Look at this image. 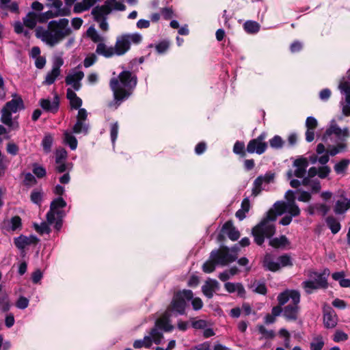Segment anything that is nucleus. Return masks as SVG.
Returning a JSON list of instances; mask_svg holds the SVG:
<instances>
[{
	"label": "nucleus",
	"instance_id": "nucleus-1",
	"mask_svg": "<svg viewBox=\"0 0 350 350\" xmlns=\"http://www.w3.org/2000/svg\"><path fill=\"white\" fill-rule=\"evenodd\" d=\"M288 213L293 216H298L300 209L297 205L289 204L284 201H278L273 205L262 217L261 221L252 229V234L254 242L262 245L265 238L273 237L276 231L275 222L278 216Z\"/></svg>",
	"mask_w": 350,
	"mask_h": 350
},
{
	"label": "nucleus",
	"instance_id": "nucleus-2",
	"mask_svg": "<svg viewBox=\"0 0 350 350\" xmlns=\"http://www.w3.org/2000/svg\"><path fill=\"white\" fill-rule=\"evenodd\" d=\"M72 33L67 18L51 21L48 23V29L42 27L36 29V36L50 46H54L64 40Z\"/></svg>",
	"mask_w": 350,
	"mask_h": 350
},
{
	"label": "nucleus",
	"instance_id": "nucleus-3",
	"mask_svg": "<svg viewBox=\"0 0 350 350\" xmlns=\"http://www.w3.org/2000/svg\"><path fill=\"white\" fill-rule=\"evenodd\" d=\"M137 83V75L129 70L122 71L117 77L110 79L109 87L114 100L122 102L133 94Z\"/></svg>",
	"mask_w": 350,
	"mask_h": 350
},
{
	"label": "nucleus",
	"instance_id": "nucleus-4",
	"mask_svg": "<svg viewBox=\"0 0 350 350\" xmlns=\"http://www.w3.org/2000/svg\"><path fill=\"white\" fill-rule=\"evenodd\" d=\"M66 98L70 101V108L78 109L77 115V121L72 126V131L75 134H83L86 135L89 132L90 124L88 121V111L84 108H81L82 100L77 96V94L70 88L66 90Z\"/></svg>",
	"mask_w": 350,
	"mask_h": 350
},
{
	"label": "nucleus",
	"instance_id": "nucleus-5",
	"mask_svg": "<svg viewBox=\"0 0 350 350\" xmlns=\"http://www.w3.org/2000/svg\"><path fill=\"white\" fill-rule=\"evenodd\" d=\"M193 298V292L189 289L178 291L174 293L173 297L165 311L167 316H178L186 314L187 303Z\"/></svg>",
	"mask_w": 350,
	"mask_h": 350
},
{
	"label": "nucleus",
	"instance_id": "nucleus-6",
	"mask_svg": "<svg viewBox=\"0 0 350 350\" xmlns=\"http://www.w3.org/2000/svg\"><path fill=\"white\" fill-rule=\"evenodd\" d=\"M327 273H329L328 269H325L323 273H318L314 271H310L308 277L314 279L306 280L301 283L303 288L307 294H311L314 290L319 288H327L328 283L326 277L324 275Z\"/></svg>",
	"mask_w": 350,
	"mask_h": 350
},
{
	"label": "nucleus",
	"instance_id": "nucleus-7",
	"mask_svg": "<svg viewBox=\"0 0 350 350\" xmlns=\"http://www.w3.org/2000/svg\"><path fill=\"white\" fill-rule=\"evenodd\" d=\"M142 40V36L139 33H125L118 36L114 46L116 55L125 54L131 48V44H139Z\"/></svg>",
	"mask_w": 350,
	"mask_h": 350
},
{
	"label": "nucleus",
	"instance_id": "nucleus-8",
	"mask_svg": "<svg viewBox=\"0 0 350 350\" xmlns=\"http://www.w3.org/2000/svg\"><path fill=\"white\" fill-rule=\"evenodd\" d=\"M210 257L216 262L217 265L226 266L237 259V253L230 251L228 247L224 246L219 250H213Z\"/></svg>",
	"mask_w": 350,
	"mask_h": 350
},
{
	"label": "nucleus",
	"instance_id": "nucleus-9",
	"mask_svg": "<svg viewBox=\"0 0 350 350\" xmlns=\"http://www.w3.org/2000/svg\"><path fill=\"white\" fill-rule=\"evenodd\" d=\"M267 133L262 132L256 138L250 140L248 142L246 151L250 154L256 153L257 154H263L267 149L268 144L265 142Z\"/></svg>",
	"mask_w": 350,
	"mask_h": 350
},
{
	"label": "nucleus",
	"instance_id": "nucleus-10",
	"mask_svg": "<svg viewBox=\"0 0 350 350\" xmlns=\"http://www.w3.org/2000/svg\"><path fill=\"white\" fill-rule=\"evenodd\" d=\"M225 234H227L228 238L233 241L238 240L240 237L239 230L234 226L233 222L231 220L227 221L222 226L221 232L218 234L217 240L219 241H224L225 239Z\"/></svg>",
	"mask_w": 350,
	"mask_h": 350
},
{
	"label": "nucleus",
	"instance_id": "nucleus-11",
	"mask_svg": "<svg viewBox=\"0 0 350 350\" xmlns=\"http://www.w3.org/2000/svg\"><path fill=\"white\" fill-rule=\"evenodd\" d=\"M84 77V73L81 70H72L65 78V83L71 85L73 91H79L81 88V80Z\"/></svg>",
	"mask_w": 350,
	"mask_h": 350
},
{
	"label": "nucleus",
	"instance_id": "nucleus-12",
	"mask_svg": "<svg viewBox=\"0 0 350 350\" xmlns=\"http://www.w3.org/2000/svg\"><path fill=\"white\" fill-rule=\"evenodd\" d=\"M323 325L327 329L334 328L338 323V317L334 310L330 307H324L323 310Z\"/></svg>",
	"mask_w": 350,
	"mask_h": 350
},
{
	"label": "nucleus",
	"instance_id": "nucleus-13",
	"mask_svg": "<svg viewBox=\"0 0 350 350\" xmlns=\"http://www.w3.org/2000/svg\"><path fill=\"white\" fill-rule=\"evenodd\" d=\"M279 305L284 306L291 299L293 303L299 304L300 293L296 290H286L280 293L278 296Z\"/></svg>",
	"mask_w": 350,
	"mask_h": 350
},
{
	"label": "nucleus",
	"instance_id": "nucleus-14",
	"mask_svg": "<svg viewBox=\"0 0 350 350\" xmlns=\"http://www.w3.org/2000/svg\"><path fill=\"white\" fill-rule=\"evenodd\" d=\"M40 106L46 112L56 113L59 108V98L55 94L53 100L49 98H42L39 101Z\"/></svg>",
	"mask_w": 350,
	"mask_h": 350
},
{
	"label": "nucleus",
	"instance_id": "nucleus-15",
	"mask_svg": "<svg viewBox=\"0 0 350 350\" xmlns=\"http://www.w3.org/2000/svg\"><path fill=\"white\" fill-rule=\"evenodd\" d=\"M111 9L106 5L105 2L103 5H97L92 10V14L95 21H100L103 19H107V16L110 14Z\"/></svg>",
	"mask_w": 350,
	"mask_h": 350
},
{
	"label": "nucleus",
	"instance_id": "nucleus-16",
	"mask_svg": "<svg viewBox=\"0 0 350 350\" xmlns=\"http://www.w3.org/2000/svg\"><path fill=\"white\" fill-rule=\"evenodd\" d=\"M299 311V304L292 303L287 305L283 309V316L288 321H295L297 319Z\"/></svg>",
	"mask_w": 350,
	"mask_h": 350
},
{
	"label": "nucleus",
	"instance_id": "nucleus-17",
	"mask_svg": "<svg viewBox=\"0 0 350 350\" xmlns=\"http://www.w3.org/2000/svg\"><path fill=\"white\" fill-rule=\"evenodd\" d=\"M219 283L217 280H209L202 286V291L206 297L211 299L213 297L214 293L219 289Z\"/></svg>",
	"mask_w": 350,
	"mask_h": 350
},
{
	"label": "nucleus",
	"instance_id": "nucleus-18",
	"mask_svg": "<svg viewBox=\"0 0 350 350\" xmlns=\"http://www.w3.org/2000/svg\"><path fill=\"white\" fill-rule=\"evenodd\" d=\"M263 267L268 271H277L280 269V264L275 260L274 256L271 254H266L262 260Z\"/></svg>",
	"mask_w": 350,
	"mask_h": 350
},
{
	"label": "nucleus",
	"instance_id": "nucleus-19",
	"mask_svg": "<svg viewBox=\"0 0 350 350\" xmlns=\"http://www.w3.org/2000/svg\"><path fill=\"white\" fill-rule=\"evenodd\" d=\"M37 239L36 237L31 236L27 237L24 235H20L14 238V243L15 246L19 250H24L27 245L36 243Z\"/></svg>",
	"mask_w": 350,
	"mask_h": 350
},
{
	"label": "nucleus",
	"instance_id": "nucleus-20",
	"mask_svg": "<svg viewBox=\"0 0 350 350\" xmlns=\"http://www.w3.org/2000/svg\"><path fill=\"white\" fill-rule=\"evenodd\" d=\"M329 211V207L325 204L316 203L311 204L308 208V213L310 215L319 214L325 216Z\"/></svg>",
	"mask_w": 350,
	"mask_h": 350
},
{
	"label": "nucleus",
	"instance_id": "nucleus-21",
	"mask_svg": "<svg viewBox=\"0 0 350 350\" xmlns=\"http://www.w3.org/2000/svg\"><path fill=\"white\" fill-rule=\"evenodd\" d=\"M99 1L83 0L81 2H77L74 5L73 12L75 14H79L88 11Z\"/></svg>",
	"mask_w": 350,
	"mask_h": 350
},
{
	"label": "nucleus",
	"instance_id": "nucleus-22",
	"mask_svg": "<svg viewBox=\"0 0 350 350\" xmlns=\"http://www.w3.org/2000/svg\"><path fill=\"white\" fill-rule=\"evenodd\" d=\"M3 107L12 113H16L18 111L24 109L23 100L21 97L13 98L6 103Z\"/></svg>",
	"mask_w": 350,
	"mask_h": 350
},
{
	"label": "nucleus",
	"instance_id": "nucleus-23",
	"mask_svg": "<svg viewBox=\"0 0 350 350\" xmlns=\"http://www.w3.org/2000/svg\"><path fill=\"white\" fill-rule=\"evenodd\" d=\"M73 133H75L72 130V131L66 130L63 134L64 143L68 146L72 150H75L77 148L78 145L77 139Z\"/></svg>",
	"mask_w": 350,
	"mask_h": 350
},
{
	"label": "nucleus",
	"instance_id": "nucleus-24",
	"mask_svg": "<svg viewBox=\"0 0 350 350\" xmlns=\"http://www.w3.org/2000/svg\"><path fill=\"white\" fill-rule=\"evenodd\" d=\"M96 52L97 54L104 56L105 57H111L116 55L115 48L113 46H107L105 44L100 42L96 46Z\"/></svg>",
	"mask_w": 350,
	"mask_h": 350
},
{
	"label": "nucleus",
	"instance_id": "nucleus-25",
	"mask_svg": "<svg viewBox=\"0 0 350 350\" xmlns=\"http://www.w3.org/2000/svg\"><path fill=\"white\" fill-rule=\"evenodd\" d=\"M224 287L226 290L230 293L237 292V294L239 297H244L245 294V291L241 283H232V282H226L224 284Z\"/></svg>",
	"mask_w": 350,
	"mask_h": 350
},
{
	"label": "nucleus",
	"instance_id": "nucleus-26",
	"mask_svg": "<svg viewBox=\"0 0 350 350\" xmlns=\"http://www.w3.org/2000/svg\"><path fill=\"white\" fill-rule=\"evenodd\" d=\"M38 21L37 14L33 12H29L25 18H23L24 25L29 29H33Z\"/></svg>",
	"mask_w": 350,
	"mask_h": 350
},
{
	"label": "nucleus",
	"instance_id": "nucleus-27",
	"mask_svg": "<svg viewBox=\"0 0 350 350\" xmlns=\"http://www.w3.org/2000/svg\"><path fill=\"white\" fill-rule=\"evenodd\" d=\"M21 227V219L18 215L12 217L10 220L8 221L7 230L8 231H16L18 230H20Z\"/></svg>",
	"mask_w": 350,
	"mask_h": 350
},
{
	"label": "nucleus",
	"instance_id": "nucleus-28",
	"mask_svg": "<svg viewBox=\"0 0 350 350\" xmlns=\"http://www.w3.org/2000/svg\"><path fill=\"white\" fill-rule=\"evenodd\" d=\"M350 164V159H343L335 164L334 170L337 174H345Z\"/></svg>",
	"mask_w": 350,
	"mask_h": 350
},
{
	"label": "nucleus",
	"instance_id": "nucleus-29",
	"mask_svg": "<svg viewBox=\"0 0 350 350\" xmlns=\"http://www.w3.org/2000/svg\"><path fill=\"white\" fill-rule=\"evenodd\" d=\"M1 8L3 9H8L11 12L18 14L19 12V7L17 1H12L11 0H0Z\"/></svg>",
	"mask_w": 350,
	"mask_h": 350
},
{
	"label": "nucleus",
	"instance_id": "nucleus-30",
	"mask_svg": "<svg viewBox=\"0 0 350 350\" xmlns=\"http://www.w3.org/2000/svg\"><path fill=\"white\" fill-rule=\"evenodd\" d=\"M325 345V340L321 335H317L313 337L310 344V350H322Z\"/></svg>",
	"mask_w": 350,
	"mask_h": 350
},
{
	"label": "nucleus",
	"instance_id": "nucleus-31",
	"mask_svg": "<svg viewBox=\"0 0 350 350\" xmlns=\"http://www.w3.org/2000/svg\"><path fill=\"white\" fill-rule=\"evenodd\" d=\"M250 288L253 291L261 295H266L267 288L264 281L255 280L251 284Z\"/></svg>",
	"mask_w": 350,
	"mask_h": 350
},
{
	"label": "nucleus",
	"instance_id": "nucleus-32",
	"mask_svg": "<svg viewBox=\"0 0 350 350\" xmlns=\"http://www.w3.org/2000/svg\"><path fill=\"white\" fill-rule=\"evenodd\" d=\"M326 223L333 234H336L340 230L341 226L338 221L333 217H328Z\"/></svg>",
	"mask_w": 350,
	"mask_h": 350
},
{
	"label": "nucleus",
	"instance_id": "nucleus-33",
	"mask_svg": "<svg viewBox=\"0 0 350 350\" xmlns=\"http://www.w3.org/2000/svg\"><path fill=\"white\" fill-rule=\"evenodd\" d=\"M243 27L245 31L249 33H256L260 30V25L256 21H247L244 25Z\"/></svg>",
	"mask_w": 350,
	"mask_h": 350
},
{
	"label": "nucleus",
	"instance_id": "nucleus-34",
	"mask_svg": "<svg viewBox=\"0 0 350 350\" xmlns=\"http://www.w3.org/2000/svg\"><path fill=\"white\" fill-rule=\"evenodd\" d=\"M148 336H150L152 343V342H154L155 344L159 345L161 343V340L163 338V334L161 332L159 329L155 325V327L151 329L150 335Z\"/></svg>",
	"mask_w": 350,
	"mask_h": 350
},
{
	"label": "nucleus",
	"instance_id": "nucleus-35",
	"mask_svg": "<svg viewBox=\"0 0 350 350\" xmlns=\"http://www.w3.org/2000/svg\"><path fill=\"white\" fill-rule=\"evenodd\" d=\"M61 72L51 69V70L47 72L43 84L50 85L55 83L56 79L60 75Z\"/></svg>",
	"mask_w": 350,
	"mask_h": 350
},
{
	"label": "nucleus",
	"instance_id": "nucleus-36",
	"mask_svg": "<svg viewBox=\"0 0 350 350\" xmlns=\"http://www.w3.org/2000/svg\"><path fill=\"white\" fill-rule=\"evenodd\" d=\"M12 113V112L7 110V109L4 107H3L1 109V120L2 123L10 127H11L13 124Z\"/></svg>",
	"mask_w": 350,
	"mask_h": 350
},
{
	"label": "nucleus",
	"instance_id": "nucleus-37",
	"mask_svg": "<svg viewBox=\"0 0 350 350\" xmlns=\"http://www.w3.org/2000/svg\"><path fill=\"white\" fill-rule=\"evenodd\" d=\"M269 245L273 247H280L282 246H285L288 242L287 238L284 235H282L278 238H269Z\"/></svg>",
	"mask_w": 350,
	"mask_h": 350
},
{
	"label": "nucleus",
	"instance_id": "nucleus-38",
	"mask_svg": "<svg viewBox=\"0 0 350 350\" xmlns=\"http://www.w3.org/2000/svg\"><path fill=\"white\" fill-rule=\"evenodd\" d=\"M256 327L259 334L262 335V337L260 339H273L275 336L273 330H268L262 325H258Z\"/></svg>",
	"mask_w": 350,
	"mask_h": 350
},
{
	"label": "nucleus",
	"instance_id": "nucleus-39",
	"mask_svg": "<svg viewBox=\"0 0 350 350\" xmlns=\"http://www.w3.org/2000/svg\"><path fill=\"white\" fill-rule=\"evenodd\" d=\"M155 324H156V326L159 329H163L165 332H171L174 329V326L172 325H171L170 321L167 319H158L156 321Z\"/></svg>",
	"mask_w": 350,
	"mask_h": 350
},
{
	"label": "nucleus",
	"instance_id": "nucleus-40",
	"mask_svg": "<svg viewBox=\"0 0 350 350\" xmlns=\"http://www.w3.org/2000/svg\"><path fill=\"white\" fill-rule=\"evenodd\" d=\"M105 3L106 5L111 9V12L113 10L118 11H124L126 10L125 5L120 1H118L116 0H107L105 1Z\"/></svg>",
	"mask_w": 350,
	"mask_h": 350
},
{
	"label": "nucleus",
	"instance_id": "nucleus-41",
	"mask_svg": "<svg viewBox=\"0 0 350 350\" xmlns=\"http://www.w3.org/2000/svg\"><path fill=\"white\" fill-rule=\"evenodd\" d=\"M348 209L347 203L346 200H337L334 211L336 215H341L345 213Z\"/></svg>",
	"mask_w": 350,
	"mask_h": 350
},
{
	"label": "nucleus",
	"instance_id": "nucleus-42",
	"mask_svg": "<svg viewBox=\"0 0 350 350\" xmlns=\"http://www.w3.org/2000/svg\"><path fill=\"white\" fill-rule=\"evenodd\" d=\"M233 152L236 154L244 157L246 156V149H245V144L243 142L237 141L233 146Z\"/></svg>",
	"mask_w": 350,
	"mask_h": 350
},
{
	"label": "nucleus",
	"instance_id": "nucleus-43",
	"mask_svg": "<svg viewBox=\"0 0 350 350\" xmlns=\"http://www.w3.org/2000/svg\"><path fill=\"white\" fill-rule=\"evenodd\" d=\"M72 167L71 163H67L66 161H62L59 163H55V170L57 173H64L67 171H70Z\"/></svg>",
	"mask_w": 350,
	"mask_h": 350
},
{
	"label": "nucleus",
	"instance_id": "nucleus-44",
	"mask_svg": "<svg viewBox=\"0 0 350 350\" xmlns=\"http://www.w3.org/2000/svg\"><path fill=\"white\" fill-rule=\"evenodd\" d=\"M32 171L38 178H42L46 175V169L43 166L39 165L37 163H33Z\"/></svg>",
	"mask_w": 350,
	"mask_h": 350
},
{
	"label": "nucleus",
	"instance_id": "nucleus-45",
	"mask_svg": "<svg viewBox=\"0 0 350 350\" xmlns=\"http://www.w3.org/2000/svg\"><path fill=\"white\" fill-rule=\"evenodd\" d=\"M77 0H64L65 6L61 10L60 14L61 16H70L71 14V8L74 5Z\"/></svg>",
	"mask_w": 350,
	"mask_h": 350
},
{
	"label": "nucleus",
	"instance_id": "nucleus-46",
	"mask_svg": "<svg viewBox=\"0 0 350 350\" xmlns=\"http://www.w3.org/2000/svg\"><path fill=\"white\" fill-rule=\"evenodd\" d=\"M265 178L262 176L257 177L254 182V187L252 189V194L254 196L258 195L262 190V185L264 183Z\"/></svg>",
	"mask_w": 350,
	"mask_h": 350
},
{
	"label": "nucleus",
	"instance_id": "nucleus-47",
	"mask_svg": "<svg viewBox=\"0 0 350 350\" xmlns=\"http://www.w3.org/2000/svg\"><path fill=\"white\" fill-rule=\"evenodd\" d=\"M53 142V138L51 135H46L42 141V146L43 148V150L45 152L48 153L51 152V147Z\"/></svg>",
	"mask_w": 350,
	"mask_h": 350
},
{
	"label": "nucleus",
	"instance_id": "nucleus-48",
	"mask_svg": "<svg viewBox=\"0 0 350 350\" xmlns=\"http://www.w3.org/2000/svg\"><path fill=\"white\" fill-rule=\"evenodd\" d=\"M340 91L345 94V101L350 105V82L345 81L340 84Z\"/></svg>",
	"mask_w": 350,
	"mask_h": 350
},
{
	"label": "nucleus",
	"instance_id": "nucleus-49",
	"mask_svg": "<svg viewBox=\"0 0 350 350\" xmlns=\"http://www.w3.org/2000/svg\"><path fill=\"white\" fill-rule=\"evenodd\" d=\"M152 345L150 336H144V340H137L133 343L134 348L138 349L142 347L150 348Z\"/></svg>",
	"mask_w": 350,
	"mask_h": 350
},
{
	"label": "nucleus",
	"instance_id": "nucleus-50",
	"mask_svg": "<svg viewBox=\"0 0 350 350\" xmlns=\"http://www.w3.org/2000/svg\"><path fill=\"white\" fill-rule=\"evenodd\" d=\"M154 47L159 54H163L168 50L170 47V42L167 40H163L157 44Z\"/></svg>",
	"mask_w": 350,
	"mask_h": 350
},
{
	"label": "nucleus",
	"instance_id": "nucleus-51",
	"mask_svg": "<svg viewBox=\"0 0 350 350\" xmlns=\"http://www.w3.org/2000/svg\"><path fill=\"white\" fill-rule=\"evenodd\" d=\"M66 206V201L62 197H58L51 202L50 208L53 211H56L57 208H64Z\"/></svg>",
	"mask_w": 350,
	"mask_h": 350
},
{
	"label": "nucleus",
	"instance_id": "nucleus-52",
	"mask_svg": "<svg viewBox=\"0 0 350 350\" xmlns=\"http://www.w3.org/2000/svg\"><path fill=\"white\" fill-rule=\"evenodd\" d=\"M284 142L279 135H275L269 140L270 146L274 149H280L282 148Z\"/></svg>",
	"mask_w": 350,
	"mask_h": 350
},
{
	"label": "nucleus",
	"instance_id": "nucleus-53",
	"mask_svg": "<svg viewBox=\"0 0 350 350\" xmlns=\"http://www.w3.org/2000/svg\"><path fill=\"white\" fill-rule=\"evenodd\" d=\"M87 34L89 38L94 42H98L103 40V38L100 36L98 32L96 31V29L90 27L88 31Z\"/></svg>",
	"mask_w": 350,
	"mask_h": 350
},
{
	"label": "nucleus",
	"instance_id": "nucleus-54",
	"mask_svg": "<svg viewBox=\"0 0 350 350\" xmlns=\"http://www.w3.org/2000/svg\"><path fill=\"white\" fill-rule=\"evenodd\" d=\"M217 265L216 262L209 257V259L203 264L202 270L205 273H211L215 269Z\"/></svg>",
	"mask_w": 350,
	"mask_h": 350
},
{
	"label": "nucleus",
	"instance_id": "nucleus-55",
	"mask_svg": "<svg viewBox=\"0 0 350 350\" xmlns=\"http://www.w3.org/2000/svg\"><path fill=\"white\" fill-rule=\"evenodd\" d=\"M349 338L348 334L345 333L343 331L337 329L336 330L334 336L333 340L335 342H345Z\"/></svg>",
	"mask_w": 350,
	"mask_h": 350
},
{
	"label": "nucleus",
	"instance_id": "nucleus-56",
	"mask_svg": "<svg viewBox=\"0 0 350 350\" xmlns=\"http://www.w3.org/2000/svg\"><path fill=\"white\" fill-rule=\"evenodd\" d=\"M34 228L36 232L40 234H49L51 232L49 224L46 222H42L40 225L34 224Z\"/></svg>",
	"mask_w": 350,
	"mask_h": 350
},
{
	"label": "nucleus",
	"instance_id": "nucleus-57",
	"mask_svg": "<svg viewBox=\"0 0 350 350\" xmlns=\"http://www.w3.org/2000/svg\"><path fill=\"white\" fill-rule=\"evenodd\" d=\"M68 157L66 150L64 148L57 150L55 152V163L66 161Z\"/></svg>",
	"mask_w": 350,
	"mask_h": 350
},
{
	"label": "nucleus",
	"instance_id": "nucleus-58",
	"mask_svg": "<svg viewBox=\"0 0 350 350\" xmlns=\"http://www.w3.org/2000/svg\"><path fill=\"white\" fill-rule=\"evenodd\" d=\"M278 262L280 264V268L282 267L292 266L291 258L287 255H282L278 258Z\"/></svg>",
	"mask_w": 350,
	"mask_h": 350
},
{
	"label": "nucleus",
	"instance_id": "nucleus-59",
	"mask_svg": "<svg viewBox=\"0 0 350 350\" xmlns=\"http://www.w3.org/2000/svg\"><path fill=\"white\" fill-rule=\"evenodd\" d=\"M64 64V59L61 55L55 56L53 59L52 69L61 72V67Z\"/></svg>",
	"mask_w": 350,
	"mask_h": 350
},
{
	"label": "nucleus",
	"instance_id": "nucleus-60",
	"mask_svg": "<svg viewBox=\"0 0 350 350\" xmlns=\"http://www.w3.org/2000/svg\"><path fill=\"white\" fill-rule=\"evenodd\" d=\"M23 183L26 186H30L37 183L36 177L30 172H27L24 175Z\"/></svg>",
	"mask_w": 350,
	"mask_h": 350
},
{
	"label": "nucleus",
	"instance_id": "nucleus-61",
	"mask_svg": "<svg viewBox=\"0 0 350 350\" xmlns=\"http://www.w3.org/2000/svg\"><path fill=\"white\" fill-rule=\"evenodd\" d=\"M118 122H115L111 124V129H110V136H111V140L112 142V144L114 146L116 140L118 137Z\"/></svg>",
	"mask_w": 350,
	"mask_h": 350
},
{
	"label": "nucleus",
	"instance_id": "nucleus-62",
	"mask_svg": "<svg viewBox=\"0 0 350 350\" xmlns=\"http://www.w3.org/2000/svg\"><path fill=\"white\" fill-rule=\"evenodd\" d=\"M31 201L36 204H40L42 199V194L40 191L33 190L30 196Z\"/></svg>",
	"mask_w": 350,
	"mask_h": 350
},
{
	"label": "nucleus",
	"instance_id": "nucleus-63",
	"mask_svg": "<svg viewBox=\"0 0 350 350\" xmlns=\"http://www.w3.org/2000/svg\"><path fill=\"white\" fill-rule=\"evenodd\" d=\"M294 166H295L297 168H301V169H306L308 166V161L306 158H299L297 159L294 163Z\"/></svg>",
	"mask_w": 350,
	"mask_h": 350
},
{
	"label": "nucleus",
	"instance_id": "nucleus-64",
	"mask_svg": "<svg viewBox=\"0 0 350 350\" xmlns=\"http://www.w3.org/2000/svg\"><path fill=\"white\" fill-rule=\"evenodd\" d=\"M28 305H29V299L23 296L19 297V298L18 299V300L16 303V306L18 308L22 309V310L27 308L28 307Z\"/></svg>",
	"mask_w": 350,
	"mask_h": 350
}]
</instances>
